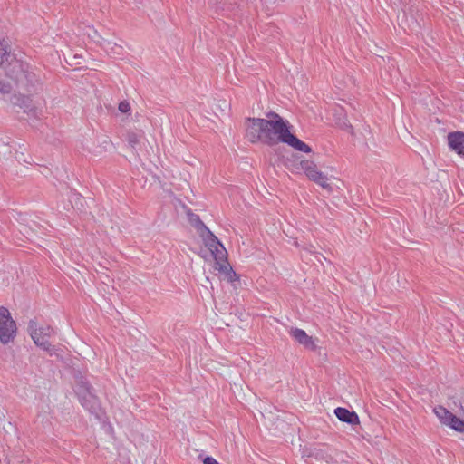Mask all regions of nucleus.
<instances>
[{
	"label": "nucleus",
	"mask_w": 464,
	"mask_h": 464,
	"mask_svg": "<svg viewBox=\"0 0 464 464\" xmlns=\"http://www.w3.org/2000/svg\"><path fill=\"white\" fill-rule=\"evenodd\" d=\"M203 463L204 464H219L217 459H215L214 458L209 457V456L206 457L203 459Z\"/></svg>",
	"instance_id": "23"
},
{
	"label": "nucleus",
	"mask_w": 464,
	"mask_h": 464,
	"mask_svg": "<svg viewBox=\"0 0 464 464\" xmlns=\"http://www.w3.org/2000/svg\"><path fill=\"white\" fill-rule=\"evenodd\" d=\"M9 148H14V157L16 160L19 162H24L30 164L32 162L31 157L26 158L24 155V151H26L25 144L14 142L13 145H9Z\"/></svg>",
	"instance_id": "14"
},
{
	"label": "nucleus",
	"mask_w": 464,
	"mask_h": 464,
	"mask_svg": "<svg viewBox=\"0 0 464 464\" xmlns=\"http://www.w3.org/2000/svg\"><path fill=\"white\" fill-rule=\"evenodd\" d=\"M334 413L336 417L343 422H346L352 425L359 423V417L354 411H350L345 408L338 407L334 410Z\"/></svg>",
	"instance_id": "11"
},
{
	"label": "nucleus",
	"mask_w": 464,
	"mask_h": 464,
	"mask_svg": "<svg viewBox=\"0 0 464 464\" xmlns=\"http://www.w3.org/2000/svg\"><path fill=\"white\" fill-rule=\"evenodd\" d=\"M205 242L206 246L208 247L214 256L215 264L227 261V253L226 248L210 230H208V236L205 239Z\"/></svg>",
	"instance_id": "6"
},
{
	"label": "nucleus",
	"mask_w": 464,
	"mask_h": 464,
	"mask_svg": "<svg viewBox=\"0 0 464 464\" xmlns=\"http://www.w3.org/2000/svg\"><path fill=\"white\" fill-rule=\"evenodd\" d=\"M343 128L347 130H351L353 129L352 125L348 124V123H343Z\"/></svg>",
	"instance_id": "24"
},
{
	"label": "nucleus",
	"mask_w": 464,
	"mask_h": 464,
	"mask_svg": "<svg viewBox=\"0 0 464 464\" xmlns=\"http://www.w3.org/2000/svg\"><path fill=\"white\" fill-rule=\"evenodd\" d=\"M266 116L269 119L247 118L246 137L252 143L260 141L269 146L284 142L290 132L289 122L274 111Z\"/></svg>",
	"instance_id": "1"
},
{
	"label": "nucleus",
	"mask_w": 464,
	"mask_h": 464,
	"mask_svg": "<svg viewBox=\"0 0 464 464\" xmlns=\"http://www.w3.org/2000/svg\"><path fill=\"white\" fill-rule=\"evenodd\" d=\"M103 48L107 53L114 54V55H121V54H122V52H123L122 46L118 45L110 41L104 42Z\"/></svg>",
	"instance_id": "17"
},
{
	"label": "nucleus",
	"mask_w": 464,
	"mask_h": 464,
	"mask_svg": "<svg viewBox=\"0 0 464 464\" xmlns=\"http://www.w3.org/2000/svg\"><path fill=\"white\" fill-rule=\"evenodd\" d=\"M7 146L9 148V144H5L4 142H0V146Z\"/></svg>",
	"instance_id": "25"
},
{
	"label": "nucleus",
	"mask_w": 464,
	"mask_h": 464,
	"mask_svg": "<svg viewBox=\"0 0 464 464\" xmlns=\"http://www.w3.org/2000/svg\"><path fill=\"white\" fill-rule=\"evenodd\" d=\"M283 143L287 144L288 146L294 148L295 150L305 153H309L312 151V149L304 141L299 140L296 136L289 132L286 139H285V141Z\"/></svg>",
	"instance_id": "12"
},
{
	"label": "nucleus",
	"mask_w": 464,
	"mask_h": 464,
	"mask_svg": "<svg viewBox=\"0 0 464 464\" xmlns=\"http://www.w3.org/2000/svg\"><path fill=\"white\" fill-rule=\"evenodd\" d=\"M13 57L9 44L5 40L0 41V68L4 67L5 63L8 64ZM10 92L11 85L0 81V92L9 93Z\"/></svg>",
	"instance_id": "8"
},
{
	"label": "nucleus",
	"mask_w": 464,
	"mask_h": 464,
	"mask_svg": "<svg viewBox=\"0 0 464 464\" xmlns=\"http://www.w3.org/2000/svg\"><path fill=\"white\" fill-rule=\"evenodd\" d=\"M301 166L305 175L313 181L316 180V176L321 175L323 173L318 170L316 165L314 162L308 160L302 161Z\"/></svg>",
	"instance_id": "15"
},
{
	"label": "nucleus",
	"mask_w": 464,
	"mask_h": 464,
	"mask_svg": "<svg viewBox=\"0 0 464 464\" xmlns=\"http://www.w3.org/2000/svg\"><path fill=\"white\" fill-rule=\"evenodd\" d=\"M28 332L32 337L34 343L46 351L50 355H53L56 353V348L53 346L48 339L54 334V330L49 325L37 326V323L34 320H30L28 324Z\"/></svg>",
	"instance_id": "3"
},
{
	"label": "nucleus",
	"mask_w": 464,
	"mask_h": 464,
	"mask_svg": "<svg viewBox=\"0 0 464 464\" xmlns=\"http://www.w3.org/2000/svg\"><path fill=\"white\" fill-rule=\"evenodd\" d=\"M447 138L450 149L459 156L464 157V132L452 131Z\"/></svg>",
	"instance_id": "9"
},
{
	"label": "nucleus",
	"mask_w": 464,
	"mask_h": 464,
	"mask_svg": "<svg viewBox=\"0 0 464 464\" xmlns=\"http://www.w3.org/2000/svg\"><path fill=\"white\" fill-rule=\"evenodd\" d=\"M5 73L22 87H27L35 81V75L29 71V65L14 57L9 62Z\"/></svg>",
	"instance_id": "2"
},
{
	"label": "nucleus",
	"mask_w": 464,
	"mask_h": 464,
	"mask_svg": "<svg viewBox=\"0 0 464 464\" xmlns=\"http://www.w3.org/2000/svg\"><path fill=\"white\" fill-rule=\"evenodd\" d=\"M141 137L142 134L140 132L129 131L126 134V140L132 148H135L140 143Z\"/></svg>",
	"instance_id": "19"
},
{
	"label": "nucleus",
	"mask_w": 464,
	"mask_h": 464,
	"mask_svg": "<svg viewBox=\"0 0 464 464\" xmlns=\"http://www.w3.org/2000/svg\"><path fill=\"white\" fill-rule=\"evenodd\" d=\"M191 224L198 228V230L204 229L207 233L209 230L205 224L200 220L198 215L192 214L189 218Z\"/></svg>",
	"instance_id": "20"
},
{
	"label": "nucleus",
	"mask_w": 464,
	"mask_h": 464,
	"mask_svg": "<svg viewBox=\"0 0 464 464\" xmlns=\"http://www.w3.org/2000/svg\"><path fill=\"white\" fill-rule=\"evenodd\" d=\"M118 108H119V111L121 112L126 113V112L130 111V103L128 102L122 101V102H121L119 103V107Z\"/></svg>",
	"instance_id": "22"
},
{
	"label": "nucleus",
	"mask_w": 464,
	"mask_h": 464,
	"mask_svg": "<svg viewBox=\"0 0 464 464\" xmlns=\"http://www.w3.org/2000/svg\"><path fill=\"white\" fill-rule=\"evenodd\" d=\"M450 428L459 432H464V420L453 415L450 420L446 424Z\"/></svg>",
	"instance_id": "18"
},
{
	"label": "nucleus",
	"mask_w": 464,
	"mask_h": 464,
	"mask_svg": "<svg viewBox=\"0 0 464 464\" xmlns=\"http://www.w3.org/2000/svg\"><path fill=\"white\" fill-rule=\"evenodd\" d=\"M290 335L300 344L310 351H315L317 346L312 336H309L304 330L299 328H291Z\"/></svg>",
	"instance_id": "10"
},
{
	"label": "nucleus",
	"mask_w": 464,
	"mask_h": 464,
	"mask_svg": "<svg viewBox=\"0 0 464 464\" xmlns=\"http://www.w3.org/2000/svg\"><path fill=\"white\" fill-rule=\"evenodd\" d=\"M433 412L435 413V415L438 417V419L440 420V421L446 425L450 420V419L452 418V416L454 415L453 413H451L450 411H448L445 407L443 406H437L433 409Z\"/></svg>",
	"instance_id": "16"
},
{
	"label": "nucleus",
	"mask_w": 464,
	"mask_h": 464,
	"mask_svg": "<svg viewBox=\"0 0 464 464\" xmlns=\"http://www.w3.org/2000/svg\"><path fill=\"white\" fill-rule=\"evenodd\" d=\"M16 324L8 309L0 306V342L8 343L15 335Z\"/></svg>",
	"instance_id": "5"
},
{
	"label": "nucleus",
	"mask_w": 464,
	"mask_h": 464,
	"mask_svg": "<svg viewBox=\"0 0 464 464\" xmlns=\"http://www.w3.org/2000/svg\"><path fill=\"white\" fill-rule=\"evenodd\" d=\"M316 180H314L316 184L321 186L323 188H325L327 190H331V186L328 183V178L322 173L321 175L316 176Z\"/></svg>",
	"instance_id": "21"
},
{
	"label": "nucleus",
	"mask_w": 464,
	"mask_h": 464,
	"mask_svg": "<svg viewBox=\"0 0 464 464\" xmlns=\"http://www.w3.org/2000/svg\"><path fill=\"white\" fill-rule=\"evenodd\" d=\"M76 393L79 397L81 404L90 411H95L98 408V401L92 393V387L83 378H81L76 384Z\"/></svg>",
	"instance_id": "4"
},
{
	"label": "nucleus",
	"mask_w": 464,
	"mask_h": 464,
	"mask_svg": "<svg viewBox=\"0 0 464 464\" xmlns=\"http://www.w3.org/2000/svg\"><path fill=\"white\" fill-rule=\"evenodd\" d=\"M11 102L14 106L23 110L24 113L32 117H38L39 110L33 102L31 97L26 95H14L11 98Z\"/></svg>",
	"instance_id": "7"
},
{
	"label": "nucleus",
	"mask_w": 464,
	"mask_h": 464,
	"mask_svg": "<svg viewBox=\"0 0 464 464\" xmlns=\"http://www.w3.org/2000/svg\"><path fill=\"white\" fill-rule=\"evenodd\" d=\"M214 269L223 274L225 278L229 282H233L237 279V275L227 261L215 264Z\"/></svg>",
	"instance_id": "13"
}]
</instances>
